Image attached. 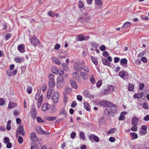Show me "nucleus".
Masks as SVG:
<instances>
[{
    "instance_id": "obj_1",
    "label": "nucleus",
    "mask_w": 149,
    "mask_h": 149,
    "mask_svg": "<svg viewBox=\"0 0 149 149\" xmlns=\"http://www.w3.org/2000/svg\"><path fill=\"white\" fill-rule=\"evenodd\" d=\"M116 108H106L104 110V113L108 116H113L116 113Z\"/></svg>"
},
{
    "instance_id": "obj_2",
    "label": "nucleus",
    "mask_w": 149,
    "mask_h": 149,
    "mask_svg": "<svg viewBox=\"0 0 149 149\" xmlns=\"http://www.w3.org/2000/svg\"><path fill=\"white\" fill-rule=\"evenodd\" d=\"M65 83L63 77V76H59L57 80L56 84L57 87L58 88H61L64 86Z\"/></svg>"
},
{
    "instance_id": "obj_3",
    "label": "nucleus",
    "mask_w": 149,
    "mask_h": 149,
    "mask_svg": "<svg viewBox=\"0 0 149 149\" xmlns=\"http://www.w3.org/2000/svg\"><path fill=\"white\" fill-rule=\"evenodd\" d=\"M48 77L49 86L50 88H52L55 86V84L54 81V74H51L49 75Z\"/></svg>"
},
{
    "instance_id": "obj_4",
    "label": "nucleus",
    "mask_w": 149,
    "mask_h": 149,
    "mask_svg": "<svg viewBox=\"0 0 149 149\" xmlns=\"http://www.w3.org/2000/svg\"><path fill=\"white\" fill-rule=\"evenodd\" d=\"M59 95L58 93L56 91L53 94L52 97V101L54 103H56L58 101V97Z\"/></svg>"
},
{
    "instance_id": "obj_5",
    "label": "nucleus",
    "mask_w": 149,
    "mask_h": 149,
    "mask_svg": "<svg viewBox=\"0 0 149 149\" xmlns=\"http://www.w3.org/2000/svg\"><path fill=\"white\" fill-rule=\"evenodd\" d=\"M30 40L32 45L35 46H36L38 44L40 43L39 40L36 36H33L30 39Z\"/></svg>"
},
{
    "instance_id": "obj_6",
    "label": "nucleus",
    "mask_w": 149,
    "mask_h": 149,
    "mask_svg": "<svg viewBox=\"0 0 149 149\" xmlns=\"http://www.w3.org/2000/svg\"><path fill=\"white\" fill-rule=\"evenodd\" d=\"M79 19H82L85 22H87L91 19V17L87 13L83 14Z\"/></svg>"
},
{
    "instance_id": "obj_7",
    "label": "nucleus",
    "mask_w": 149,
    "mask_h": 149,
    "mask_svg": "<svg viewBox=\"0 0 149 149\" xmlns=\"http://www.w3.org/2000/svg\"><path fill=\"white\" fill-rule=\"evenodd\" d=\"M89 139L91 141H92L93 139L97 142L99 141V139L98 137L94 134H91L89 137Z\"/></svg>"
},
{
    "instance_id": "obj_8",
    "label": "nucleus",
    "mask_w": 149,
    "mask_h": 149,
    "mask_svg": "<svg viewBox=\"0 0 149 149\" xmlns=\"http://www.w3.org/2000/svg\"><path fill=\"white\" fill-rule=\"evenodd\" d=\"M50 107V106L49 104L45 103L42 105V109L43 111H46L49 109Z\"/></svg>"
},
{
    "instance_id": "obj_9",
    "label": "nucleus",
    "mask_w": 149,
    "mask_h": 149,
    "mask_svg": "<svg viewBox=\"0 0 149 149\" xmlns=\"http://www.w3.org/2000/svg\"><path fill=\"white\" fill-rule=\"evenodd\" d=\"M30 138L31 139L33 142L37 141L38 139L37 137L36 133L33 132L30 135Z\"/></svg>"
},
{
    "instance_id": "obj_10",
    "label": "nucleus",
    "mask_w": 149,
    "mask_h": 149,
    "mask_svg": "<svg viewBox=\"0 0 149 149\" xmlns=\"http://www.w3.org/2000/svg\"><path fill=\"white\" fill-rule=\"evenodd\" d=\"M33 107L32 109V110L31 111L30 113L32 118L33 119H35L37 116V111L35 106H33Z\"/></svg>"
},
{
    "instance_id": "obj_11",
    "label": "nucleus",
    "mask_w": 149,
    "mask_h": 149,
    "mask_svg": "<svg viewBox=\"0 0 149 149\" xmlns=\"http://www.w3.org/2000/svg\"><path fill=\"white\" fill-rule=\"evenodd\" d=\"M74 70L77 71H79L82 69L81 66L77 62H75L74 65Z\"/></svg>"
},
{
    "instance_id": "obj_12",
    "label": "nucleus",
    "mask_w": 149,
    "mask_h": 149,
    "mask_svg": "<svg viewBox=\"0 0 149 149\" xmlns=\"http://www.w3.org/2000/svg\"><path fill=\"white\" fill-rule=\"evenodd\" d=\"M7 73L8 75L9 76H12L14 75H15L17 72V70H15L13 71L11 70L8 69L7 71Z\"/></svg>"
},
{
    "instance_id": "obj_13",
    "label": "nucleus",
    "mask_w": 149,
    "mask_h": 149,
    "mask_svg": "<svg viewBox=\"0 0 149 149\" xmlns=\"http://www.w3.org/2000/svg\"><path fill=\"white\" fill-rule=\"evenodd\" d=\"M25 47L23 44L19 45L17 46L18 50L21 53H24L25 52Z\"/></svg>"
},
{
    "instance_id": "obj_14",
    "label": "nucleus",
    "mask_w": 149,
    "mask_h": 149,
    "mask_svg": "<svg viewBox=\"0 0 149 149\" xmlns=\"http://www.w3.org/2000/svg\"><path fill=\"white\" fill-rule=\"evenodd\" d=\"M119 76L122 78H124L125 76L127 77L129 74L127 72L124 71H121L119 73Z\"/></svg>"
},
{
    "instance_id": "obj_15",
    "label": "nucleus",
    "mask_w": 149,
    "mask_h": 149,
    "mask_svg": "<svg viewBox=\"0 0 149 149\" xmlns=\"http://www.w3.org/2000/svg\"><path fill=\"white\" fill-rule=\"evenodd\" d=\"M80 75L81 77L84 80H86L89 76V74L85 72H81Z\"/></svg>"
},
{
    "instance_id": "obj_16",
    "label": "nucleus",
    "mask_w": 149,
    "mask_h": 149,
    "mask_svg": "<svg viewBox=\"0 0 149 149\" xmlns=\"http://www.w3.org/2000/svg\"><path fill=\"white\" fill-rule=\"evenodd\" d=\"M70 84L72 88L75 89H77L78 85L75 81L71 80H70Z\"/></svg>"
},
{
    "instance_id": "obj_17",
    "label": "nucleus",
    "mask_w": 149,
    "mask_h": 149,
    "mask_svg": "<svg viewBox=\"0 0 149 149\" xmlns=\"http://www.w3.org/2000/svg\"><path fill=\"white\" fill-rule=\"evenodd\" d=\"M73 77L75 78L79 83H81L80 78L79 77V73L77 72H74L73 73Z\"/></svg>"
},
{
    "instance_id": "obj_18",
    "label": "nucleus",
    "mask_w": 149,
    "mask_h": 149,
    "mask_svg": "<svg viewBox=\"0 0 149 149\" xmlns=\"http://www.w3.org/2000/svg\"><path fill=\"white\" fill-rule=\"evenodd\" d=\"M139 120L138 118L134 117L132 118V123L133 126H136L137 123Z\"/></svg>"
},
{
    "instance_id": "obj_19",
    "label": "nucleus",
    "mask_w": 149,
    "mask_h": 149,
    "mask_svg": "<svg viewBox=\"0 0 149 149\" xmlns=\"http://www.w3.org/2000/svg\"><path fill=\"white\" fill-rule=\"evenodd\" d=\"M113 89V87L112 86H108V87L104 89L103 91H102V93L104 94H107L108 93L109 91L111 89Z\"/></svg>"
},
{
    "instance_id": "obj_20",
    "label": "nucleus",
    "mask_w": 149,
    "mask_h": 149,
    "mask_svg": "<svg viewBox=\"0 0 149 149\" xmlns=\"http://www.w3.org/2000/svg\"><path fill=\"white\" fill-rule=\"evenodd\" d=\"M17 131L21 135L24 136L25 135V133L24 131L23 127L22 126H20L17 129Z\"/></svg>"
},
{
    "instance_id": "obj_21",
    "label": "nucleus",
    "mask_w": 149,
    "mask_h": 149,
    "mask_svg": "<svg viewBox=\"0 0 149 149\" xmlns=\"http://www.w3.org/2000/svg\"><path fill=\"white\" fill-rule=\"evenodd\" d=\"M102 61L104 65H107L109 66H111V63L110 62H108V60L104 58L102 59Z\"/></svg>"
},
{
    "instance_id": "obj_22",
    "label": "nucleus",
    "mask_w": 149,
    "mask_h": 149,
    "mask_svg": "<svg viewBox=\"0 0 149 149\" xmlns=\"http://www.w3.org/2000/svg\"><path fill=\"white\" fill-rule=\"evenodd\" d=\"M144 95V93L143 92H141V93H139L135 94L134 95V97L135 98H137V99H140L142 98V97Z\"/></svg>"
},
{
    "instance_id": "obj_23",
    "label": "nucleus",
    "mask_w": 149,
    "mask_h": 149,
    "mask_svg": "<svg viewBox=\"0 0 149 149\" xmlns=\"http://www.w3.org/2000/svg\"><path fill=\"white\" fill-rule=\"evenodd\" d=\"M91 59L95 65H97L98 64L97 58L96 57H93L91 56Z\"/></svg>"
},
{
    "instance_id": "obj_24",
    "label": "nucleus",
    "mask_w": 149,
    "mask_h": 149,
    "mask_svg": "<svg viewBox=\"0 0 149 149\" xmlns=\"http://www.w3.org/2000/svg\"><path fill=\"white\" fill-rule=\"evenodd\" d=\"M84 105L85 109L87 111H90V107L89 104L86 102H84Z\"/></svg>"
},
{
    "instance_id": "obj_25",
    "label": "nucleus",
    "mask_w": 149,
    "mask_h": 149,
    "mask_svg": "<svg viewBox=\"0 0 149 149\" xmlns=\"http://www.w3.org/2000/svg\"><path fill=\"white\" fill-rule=\"evenodd\" d=\"M127 113L126 111H124L121 113L120 115V117L119 118V120H123L125 119V114Z\"/></svg>"
},
{
    "instance_id": "obj_26",
    "label": "nucleus",
    "mask_w": 149,
    "mask_h": 149,
    "mask_svg": "<svg viewBox=\"0 0 149 149\" xmlns=\"http://www.w3.org/2000/svg\"><path fill=\"white\" fill-rule=\"evenodd\" d=\"M17 106V104L16 103H13L10 102L8 105V108L9 109L13 108Z\"/></svg>"
},
{
    "instance_id": "obj_27",
    "label": "nucleus",
    "mask_w": 149,
    "mask_h": 149,
    "mask_svg": "<svg viewBox=\"0 0 149 149\" xmlns=\"http://www.w3.org/2000/svg\"><path fill=\"white\" fill-rule=\"evenodd\" d=\"M98 124L100 125H103L105 123V120L102 117H100L98 122Z\"/></svg>"
},
{
    "instance_id": "obj_28",
    "label": "nucleus",
    "mask_w": 149,
    "mask_h": 149,
    "mask_svg": "<svg viewBox=\"0 0 149 149\" xmlns=\"http://www.w3.org/2000/svg\"><path fill=\"white\" fill-rule=\"evenodd\" d=\"M36 132L40 134H42V130L40 126H38L36 127Z\"/></svg>"
},
{
    "instance_id": "obj_29",
    "label": "nucleus",
    "mask_w": 149,
    "mask_h": 149,
    "mask_svg": "<svg viewBox=\"0 0 149 149\" xmlns=\"http://www.w3.org/2000/svg\"><path fill=\"white\" fill-rule=\"evenodd\" d=\"M131 25V23L129 22H125L122 26L123 28H127L129 27Z\"/></svg>"
},
{
    "instance_id": "obj_30",
    "label": "nucleus",
    "mask_w": 149,
    "mask_h": 149,
    "mask_svg": "<svg viewBox=\"0 0 149 149\" xmlns=\"http://www.w3.org/2000/svg\"><path fill=\"white\" fill-rule=\"evenodd\" d=\"M53 89H51L50 90H49L47 92V98L48 99H50L51 97V94L53 92Z\"/></svg>"
},
{
    "instance_id": "obj_31",
    "label": "nucleus",
    "mask_w": 149,
    "mask_h": 149,
    "mask_svg": "<svg viewBox=\"0 0 149 149\" xmlns=\"http://www.w3.org/2000/svg\"><path fill=\"white\" fill-rule=\"evenodd\" d=\"M14 60L17 63H20L22 62V59L21 58L17 57L15 58Z\"/></svg>"
},
{
    "instance_id": "obj_32",
    "label": "nucleus",
    "mask_w": 149,
    "mask_h": 149,
    "mask_svg": "<svg viewBox=\"0 0 149 149\" xmlns=\"http://www.w3.org/2000/svg\"><path fill=\"white\" fill-rule=\"evenodd\" d=\"M67 56V55L65 53L64 54L62 53L59 54L58 57L60 59H65Z\"/></svg>"
},
{
    "instance_id": "obj_33",
    "label": "nucleus",
    "mask_w": 149,
    "mask_h": 149,
    "mask_svg": "<svg viewBox=\"0 0 149 149\" xmlns=\"http://www.w3.org/2000/svg\"><path fill=\"white\" fill-rule=\"evenodd\" d=\"M52 60L56 63L58 65H60L61 63L59 60L57 58L55 57L53 58L52 59Z\"/></svg>"
},
{
    "instance_id": "obj_34",
    "label": "nucleus",
    "mask_w": 149,
    "mask_h": 149,
    "mask_svg": "<svg viewBox=\"0 0 149 149\" xmlns=\"http://www.w3.org/2000/svg\"><path fill=\"white\" fill-rule=\"evenodd\" d=\"M95 3L96 5L99 6H101L102 4V0H95Z\"/></svg>"
},
{
    "instance_id": "obj_35",
    "label": "nucleus",
    "mask_w": 149,
    "mask_h": 149,
    "mask_svg": "<svg viewBox=\"0 0 149 149\" xmlns=\"http://www.w3.org/2000/svg\"><path fill=\"white\" fill-rule=\"evenodd\" d=\"M107 101H100L99 103L101 105H102L104 107H107Z\"/></svg>"
},
{
    "instance_id": "obj_36",
    "label": "nucleus",
    "mask_w": 149,
    "mask_h": 149,
    "mask_svg": "<svg viewBox=\"0 0 149 149\" xmlns=\"http://www.w3.org/2000/svg\"><path fill=\"white\" fill-rule=\"evenodd\" d=\"M127 60L125 58H124L122 59L120 62L121 65H122L123 64H126L127 63Z\"/></svg>"
},
{
    "instance_id": "obj_37",
    "label": "nucleus",
    "mask_w": 149,
    "mask_h": 149,
    "mask_svg": "<svg viewBox=\"0 0 149 149\" xmlns=\"http://www.w3.org/2000/svg\"><path fill=\"white\" fill-rule=\"evenodd\" d=\"M130 134L131 137H133V139H136L138 138V135L135 132H131Z\"/></svg>"
},
{
    "instance_id": "obj_38",
    "label": "nucleus",
    "mask_w": 149,
    "mask_h": 149,
    "mask_svg": "<svg viewBox=\"0 0 149 149\" xmlns=\"http://www.w3.org/2000/svg\"><path fill=\"white\" fill-rule=\"evenodd\" d=\"M107 106L108 107H111L116 108V105L109 102L107 101Z\"/></svg>"
},
{
    "instance_id": "obj_39",
    "label": "nucleus",
    "mask_w": 149,
    "mask_h": 149,
    "mask_svg": "<svg viewBox=\"0 0 149 149\" xmlns=\"http://www.w3.org/2000/svg\"><path fill=\"white\" fill-rule=\"evenodd\" d=\"M60 114H63L64 117L65 118H67V113L65 110H61L60 111Z\"/></svg>"
},
{
    "instance_id": "obj_40",
    "label": "nucleus",
    "mask_w": 149,
    "mask_h": 149,
    "mask_svg": "<svg viewBox=\"0 0 149 149\" xmlns=\"http://www.w3.org/2000/svg\"><path fill=\"white\" fill-rule=\"evenodd\" d=\"M67 65L68 64L65 63H63L62 64L63 68L65 71H67L68 70V68L67 66Z\"/></svg>"
},
{
    "instance_id": "obj_41",
    "label": "nucleus",
    "mask_w": 149,
    "mask_h": 149,
    "mask_svg": "<svg viewBox=\"0 0 149 149\" xmlns=\"http://www.w3.org/2000/svg\"><path fill=\"white\" fill-rule=\"evenodd\" d=\"M134 86L132 84H129L128 86V89L130 91H133L134 89Z\"/></svg>"
},
{
    "instance_id": "obj_42",
    "label": "nucleus",
    "mask_w": 149,
    "mask_h": 149,
    "mask_svg": "<svg viewBox=\"0 0 149 149\" xmlns=\"http://www.w3.org/2000/svg\"><path fill=\"white\" fill-rule=\"evenodd\" d=\"M56 118V117L54 116H48L47 117V120L49 121H53L54 120H55Z\"/></svg>"
},
{
    "instance_id": "obj_43",
    "label": "nucleus",
    "mask_w": 149,
    "mask_h": 149,
    "mask_svg": "<svg viewBox=\"0 0 149 149\" xmlns=\"http://www.w3.org/2000/svg\"><path fill=\"white\" fill-rule=\"evenodd\" d=\"M79 7L80 8H83L84 4L83 2L79 1Z\"/></svg>"
},
{
    "instance_id": "obj_44",
    "label": "nucleus",
    "mask_w": 149,
    "mask_h": 149,
    "mask_svg": "<svg viewBox=\"0 0 149 149\" xmlns=\"http://www.w3.org/2000/svg\"><path fill=\"white\" fill-rule=\"evenodd\" d=\"M37 121L38 123H42L45 122L43 120H42V118L40 117H37L36 118Z\"/></svg>"
},
{
    "instance_id": "obj_45",
    "label": "nucleus",
    "mask_w": 149,
    "mask_h": 149,
    "mask_svg": "<svg viewBox=\"0 0 149 149\" xmlns=\"http://www.w3.org/2000/svg\"><path fill=\"white\" fill-rule=\"evenodd\" d=\"M79 135H80V137L81 138H82L84 140H86V138L85 137V136L84 135V133L83 132H81L80 133Z\"/></svg>"
},
{
    "instance_id": "obj_46",
    "label": "nucleus",
    "mask_w": 149,
    "mask_h": 149,
    "mask_svg": "<svg viewBox=\"0 0 149 149\" xmlns=\"http://www.w3.org/2000/svg\"><path fill=\"white\" fill-rule=\"evenodd\" d=\"M102 84V81H98L97 82L96 86L97 87L99 88L101 86Z\"/></svg>"
},
{
    "instance_id": "obj_47",
    "label": "nucleus",
    "mask_w": 149,
    "mask_h": 149,
    "mask_svg": "<svg viewBox=\"0 0 149 149\" xmlns=\"http://www.w3.org/2000/svg\"><path fill=\"white\" fill-rule=\"evenodd\" d=\"M78 38V40L79 41H82L84 40V37L81 35H79Z\"/></svg>"
},
{
    "instance_id": "obj_48",
    "label": "nucleus",
    "mask_w": 149,
    "mask_h": 149,
    "mask_svg": "<svg viewBox=\"0 0 149 149\" xmlns=\"http://www.w3.org/2000/svg\"><path fill=\"white\" fill-rule=\"evenodd\" d=\"M11 35L10 33H8L6 34L5 36V40H8L10 39L11 37Z\"/></svg>"
},
{
    "instance_id": "obj_49",
    "label": "nucleus",
    "mask_w": 149,
    "mask_h": 149,
    "mask_svg": "<svg viewBox=\"0 0 149 149\" xmlns=\"http://www.w3.org/2000/svg\"><path fill=\"white\" fill-rule=\"evenodd\" d=\"M92 44L91 46L92 47H97L98 46V44H97L96 42H94L92 43H91Z\"/></svg>"
},
{
    "instance_id": "obj_50",
    "label": "nucleus",
    "mask_w": 149,
    "mask_h": 149,
    "mask_svg": "<svg viewBox=\"0 0 149 149\" xmlns=\"http://www.w3.org/2000/svg\"><path fill=\"white\" fill-rule=\"evenodd\" d=\"M27 91L28 93L31 94L32 91V88L30 86L28 87L27 88Z\"/></svg>"
},
{
    "instance_id": "obj_51",
    "label": "nucleus",
    "mask_w": 149,
    "mask_h": 149,
    "mask_svg": "<svg viewBox=\"0 0 149 149\" xmlns=\"http://www.w3.org/2000/svg\"><path fill=\"white\" fill-rule=\"evenodd\" d=\"M18 141L19 143L21 144L22 143L23 141V139L22 136H19L18 137Z\"/></svg>"
},
{
    "instance_id": "obj_52",
    "label": "nucleus",
    "mask_w": 149,
    "mask_h": 149,
    "mask_svg": "<svg viewBox=\"0 0 149 149\" xmlns=\"http://www.w3.org/2000/svg\"><path fill=\"white\" fill-rule=\"evenodd\" d=\"M5 102V101L4 99L2 98H0V105H3Z\"/></svg>"
},
{
    "instance_id": "obj_53",
    "label": "nucleus",
    "mask_w": 149,
    "mask_h": 149,
    "mask_svg": "<svg viewBox=\"0 0 149 149\" xmlns=\"http://www.w3.org/2000/svg\"><path fill=\"white\" fill-rule=\"evenodd\" d=\"M106 47L105 45H102L100 47V49L101 51H104L106 49Z\"/></svg>"
},
{
    "instance_id": "obj_54",
    "label": "nucleus",
    "mask_w": 149,
    "mask_h": 149,
    "mask_svg": "<svg viewBox=\"0 0 149 149\" xmlns=\"http://www.w3.org/2000/svg\"><path fill=\"white\" fill-rule=\"evenodd\" d=\"M90 81L93 84H95V79L93 77H91L90 78Z\"/></svg>"
},
{
    "instance_id": "obj_55",
    "label": "nucleus",
    "mask_w": 149,
    "mask_h": 149,
    "mask_svg": "<svg viewBox=\"0 0 149 149\" xmlns=\"http://www.w3.org/2000/svg\"><path fill=\"white\" fill-rule=\"evenodd\" d=\"M103 55L105 57H107L109 55V54L107 51H105L103 53Z\"/></svg>"
},
{
    "instance_id": "obj_56",
    "label": "nucleus",
    "mask_w": 149,
    "mask_h": 149,
    "mask_svg": "<svg viewBox=\"0 0 149 149\" xmlns=\"http://www.w3.org/2000/svg\"><path fill=\"white\" fill-rule=\"evenodd\" d=\"M144 85L143 83H140L139 87V89L141 90H142L144 88Z\"/></svg>"
},
{
    "instance_id": "obj_57",
    "label": "nucleus",
    "mask_w": 149,
    "mask_h": 149,
    "mask_svg": "<svg viewBox=\"0 0 149 149\" xmlns=\"http://www.w3.org/2000/svg\"><path fill=\"white\" fill-rule=\"evenodd\" d=\"M139 133L140 134L142 135H145L147 133V131H143V130H141L139 131Z\"/></svg>"
},
{
    "instance_id": "obj_58",
    "label": "nucleus",
    "mask_w": 149,
    "mask_h": 149,
    "mask_svg": "<svg viewBox=\"0 0 149 149\" xmlns=\"http://www.w3.org/2000/svg\"><path fill=\"white\" fill-rule=\"evenodd\" d=\"M77 99L79 101H81L82 100V97L81 96L79 95L77 96Z\"/></svg>"
},
{
    "instance_id": "obj_59",
    "label": "nucleus",
    "mask_w": 149,
    "mask_h": 149,
    "mask_svg": "<svg viewBox=\"0 0 149 149\" xmlns=\"http://www.w3.org/2000/svg\"><path fill=\"white\" fill-rule=\"evenodd\" d=\"M63 95L64 102H67L68 100V97L67 96V94L66 93H64Z\"/></svg>"
},
{
    "instance_id": "obj_60",
    "label": "nucleus",
    "mask_w": 149,
    "mask_h": 149,
    "mask_svg": "<svg viewBox=\"0 0 149 149\" xmlns=\"http://www.w3.org/2000/svg\"><path fill=\"white\" fill-rule=\"evenodd\" d=\"M136 126H134L131 128V130L134 132L136 131L137 130V128Z\"/></svg>"
},
{
    "instance_id": "obj_61",
    "label": "nucleus",
    "mask_w": 149,
    "mask_h": 149,
    "mask_svg": "<svg viewBox=\"0 0 149 149\" xmlns=\"http://www.w3.org/2000/svg\"><path fill=\"white\" fill-rule=\"evenodd\" d=\"M109 141L111 142H114L115 141V139L113 137H111L109 139Z\"/></svg>"
},
{
    "instance_id": "obj_62",
    "label": "nucleus",
    "mask_w": 149,
    "mask_h": 149,
    "mask_svg": "<svg viewBox=\"0 0 149 149\" xmlns=\"http://www.w3.org/2000/svg\"><path fill=\"white\" fill-rule=\"evenodd\" d=\"M77 105V103L75 101H73L71 105V107H72L74 108Z\"/></svg>"
},
{
    "instance_id": "obj_63",
    "label": "nucleus",
    "mask_w": 149,
    "mask_h": 149,
    "mask_svg": "<svg viewBox=\"0 0 149 149\" xmlns=\"http://www.w3.org/2000/svg\"><path fill=\"white\" fill-rule=\"evenodd\" d=\"M60 48V45L58 44H56L54 47V49H55L58 50Z\"/></svg>"
},
{
    "instance_id": "obj_64",
    "label": "nucleus",
    "mask_w": 149,
    "mask_h": 149,
    "mask_svg": "<svg viewBox=\"0 0 149 149\" xmlns=\"http://www.w3.org/2000/svg\"><path fill=\"white\" fill-rule=\"evenodd\" d=\"M143 119L145 121H148L149 120V115H147L143 118Z\"/></svg>"
}]
</instances>
